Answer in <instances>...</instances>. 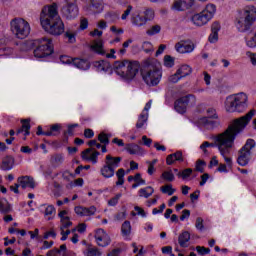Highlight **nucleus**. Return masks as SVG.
<instances>
[{
  "label": "nucleus",
  "instance_id": "43",
  "mask_svg": "<svg viewBox=\"0 0 256 256\" xmlns=\"http://www.w3.org/2000/svg\"><path fill=\"white\" fill-rule=\"evenodd\" d=\"M162 179L169 182L175 181V175H173V172L171 171H165L162 173Z\"/></svg>",
  "mask_w": 256,
  "mask_h": 256
},
{
  "label": "nucleus",
  "instance_id": "27",
  "mask_svg": "<svg viewBox=\"0 0 256 256\" xmlns=\"http://www.w3.org/2000/svg\"><path fill=\"white\" fill-rule=\"evenodd\" d=\"M139 197H144L145 199H149V197H151V195H153V193H155V189H153V187L148 186L145 188H141L139 191Z\"/></svg>",
  "mask_w": 256,
  "mask_h": 256
},
{
  "label": "nucleus",
  "instance_id": "2",
  "mask_svg": "<svg viewBox=\"0 0 256 256\" xmlns=\"http://www.w3.org/2000/svg\"><path fill=\"white\" fill-rule=\"evenodd\" d=\"M40 23L42 29L49 35H54V37H59L65 33V24L59 16L57 11V4L45 6L40 14Z\"/></svg>",
  "mask_w": 256,
  "mask_h": 256
},
{
  "label": "nucleus",
  "instance_id": "1",
  "mask_svg": "<svg viewBox=\"0 0 256 256\" xmlns=\"http://www.w3.org/2000/svg\"><path fill=\"white\" fill-rule=\"evenodd\" d=\"M253 115H255V110H250L246 115L232 120L227 129L215 137V143L205 141L201 144L200 149L218 147L221 155H227V153H229V149H231V147H233V143H235V138L239 133H243V131H245V127L249 125L251 119H253Z\"/></svg>",
  "mask_w": 256,
  "mask_h": 256
},
{
  "label": "nucleus",
  "instance_id": "17",
  "mask_svg": "<svg viewBox=\"0 0 256 256\" xmlns=\"http://www.w3.org/2000/svg\"><path fill=\"white\" fill-rule=\"evenodd\" d=\"M192 21L194 23V25H196L197 27H203V25H206V23H209L210 19L207 18L205 13H199V14H195L192 17Z\"/></svg>",
  "mask_w": 256,
  "mask_h": 256
},
{
  "label": "nucleus",
  "instance_id": "23",
  "mask_svg": "<svg viewBox=\"0 0 256 256\" xmlns=\"http://www.w3.org/2000/svg\"><path fill=\"white\" fill-rule=\"evenodd\" d=\"M191 239V234L189 233V231H184L182 232L179 237H178V243L180 245V247H187V243H189Z\"/></svg>",
  "mask_w": 256,
  "mask_h": 256
},
{
  "label": "nucleus",
  "instance_id": "12",
  "mask_svg": "<svg viewBox=\"0 0 256 256\" xmlns=\"http://www.w3.org/2000/svg\"><path fill=\"white\" fill-rule=\"evenodd\" d=\"M94 237L99 247H107V245L111 243V237H109V234L105 232L104 229H101V228L97 229L95 231Z\"/></svg>",
  "mask_w": 256,
  "mask_h": 256
},
{
  "label": "nucleus",
  "instance_id": "11",
  "mask_svg": "<svg viewBox=\"0 0 256 256\" xmlns=\"http://www.w3.org/2000/svg\"><path fill=\"white\" fill-rule=\"evenodd\" d=\"M63 17L69 21L76 19L79 15V7L77 4L64 5L61 9Z\"/></svg>",
  "mask_w": 256,
  "mask_h": 256
},
{
  "label": "nucleus",
  "instance_id": "10",
  "mask_svg": "<svg viewBox=\"0 0 256 256\" xmlns=\"http://www.w3.org/2000/svg\"><path fill=\"white\" fill-rule=\"evenodd\" d=\"M191 99L192 103H195V95L192 94L186 95L176 100L174 103V109L177 111V113H186L187 105H189V101H191Z\"/></svg>",
  "mask_w": 256,
  "mask_h": 256
},
{
  "label": "nucleus",
  "instance_id": "3",
  "mask_svg": "<svg viewBox=\"0 0 256 256\" xmlns=\"http://www.w3.org/2000/svg\"><path fill=\"white\" fill-rule=\"evenodd\" d=\"M141 77L148 87H157L163 77L161 62L155 58H147L140 66Z\"/></svg>",
  "mask_w": 256,
  "mask_h": 256
},
{
  "label": "nucleus",
  "instance_id": "48",
  "mask_svg": "<svg viewBox=\"0 0 256 256\" xmlns=\"http://www.w3.org/2000/svg\"><path fill=\"white\" fill-rule=\"evenodd\" d=\"M61 223H62L61 227H63V229H69V227L73 225V222L69 220L68 216H66L65 218H62Z\"/></svg>",
  "mask_w": 256,
  "mask_h": 256
},
{
  "label": "nucleus",
  "instance_id": "28",
  "mask_svg": "<svg viewBox=\"0 0 256 256\" xmlns=\"http://www.w3.org/2000/svg\"><path fill=\"white\" fill-rule=\"evenodd\" d=\"M125 150L130 153V155H137L141 151V147L135 143L126 144Z\"/></svg>",
  "mask_w": 256,
  "mask_h": 256
},
{
  "label": "nucleus",
  "instance_id": "61",
  "mask_svg": "<svg viewBox=\"0 0 256 256\" xmlns=\"http://www.w3.org/2000/svg\"><path fill=\"white\" fill-rule=\"evenodd\" d=\"M50 131L52 133H60L61 131V124H53L50 126Z\"/></svg>",
  "mask_w": 256,
  "mask_h": 256
},
{
  "label": "nucleus",
  "instance_id": "14",
  "mask_svg": "<svg viewBox=\"0 0 256 256\" xmlns=\"http://www.w3.org/2000/svg\"><path fill=\"white\" fill-rule=\"evenodd\" d=\"M18 184L22 189H27V187H30V189H35V179L31 176H21L18 178Z\"/></svg>",
  "mask_w": 256,
  "mask_h": 256
},
{
  "label": "nucleus",
  "instance_id": "57",
  "mask_svg": "<svg viewBox=\"0 0 256 256\" xmlns=\"http://www.w3.org/2000/svg\"><path fill=\"white\" fill-rule=\"evenodd\" d=\"M191 217V211L188 209H185L182 211V215L180 216V221H185V219H189Z\"/></svg>",
  "mask_w": 256,
  "mask_h": 256
},
{
  "label": "nucleus",
  "instance_id": "21",
  "mask_svg": "<svg viewBox=\"0 0 256 256\" xmlns=\"http://www.w3.org/2000/svg\"><path fill=\"white\" fill-rule=\"evenodd\" d=\"M93 67H95L97 71L107 72L109 69H111V63H109L107 60L95 61L93 62Z\"/></svg>",
  "mask_w": 256,
  "mask_h": 256
},
{
  "label": "nucleus",
  "instance_id": "30",
  "mask_svg": "<svg viewBox=\"0 0 256 256\" xmlns=\"http://www.w3.org/2000/svg\"><path fill=\"white\" fill-rule=\"evenodd\" d=\"M216 7L214 4H208L206 5L205 10L202 11V13L206 14L207 18L210 20L213 19V15H215Z\"/></svg>",
  "mask_w": 256,
  "mask_h": 256
},
{
  "label": "nucleus",
  "instance_id": "42",
  "mask_svg": "<svg viewBox=\"0 0 256 256\" xmlns=\"http://www.w3.org/2000/svg\"><path fill=\"white\" fill-rule=\"evenodd\" d=\"M183 5H185V2H182L181 0H175L172 4V9L174 11H183Z\"/></svg>",
  "mask_w": 256,
  "mask_h": 256
},
{
  "label": "nucleus",
  "instance_id": "52",
  "mask_svg": "<svg viewBox=\"0 0 256 256\" xmlns=\"http://www.w3.org/2000/svg\"><path fill=\"white\" fill-rule=\"evenodd\" d=\"M195 227L196 229H198L199 231H203L204 229V225H203V218L198 217L196 218V223H195Z\"/></svg>",
  "mask_w": 256,
  "mask_h": 256
},
{
  "label": "nucleus",
  "instance_id": "25",
  "mask_svg": "<svg viewBox=\"0 0 256 256\" xmlns=\"http://www.w3.org/2000/svg\"><path fill=\"white\" fill-rule=\"evenodd\" d=\"M100 173L105 179H111V177L115 176V170L106 164L100 169Z\"/></svg>",
  "mask_w": 256,
  "mask_h": 256
},
{
  "label": "nucleus",
  "instance_id": "24",
  "mask_svg": "<svg viewBox=\"0 0 256 256\" xmlns=\"http://www.w3.org/2000/svg\"><path fill=\"white\" fill-rule=\"evenodd\" d=\"M90 10L94 13L103 11V0H90Z\"/></svg>",
  "mask_w": 256,
  "mask_h": 256
},
{
  "label": "nucleus",
  "instance_id": "31",
  "mask_svg": "<svg viewBox=\"0 0 256 256\" xmlns=\"http://www.w3.org/2000/svg\"><path fill=\"white\" fill-rule=\"evenodd\" d=\"M191 67L189 65H182L178 70H177V75H180V77H187V75H191Z\"/></svg>",
  "mask_w": 256,
  "mask_h": 256
},
{
  "label": "nucleus",
  "instance_id": "44",
  "mask_svg": "<svg viewBox=\"0 0 256 256\" xmlns=\"http://www.w3.org/2000/svg\"><path fill=\"white\" fill-rule=\"evenodd\" d=\"M155 17V12L151 9H146L144 12V19H146V21H153Z\"/></svg>",
  "mask_w": 256,
  "mask_h": 256
},
{
  "label": "nucleus",
  "instance_id": "41",
  "mask_svg": "<svg viewBox=\"0 0 256 256\" xmlns=\"http://www.w3.org/2000/svg\"><path fill=\"white\" fill-rule=\"evenodd\" d=\"M193 174V169L191 168H186L182 172H178V176L182 177V179H187L188 177H191Z\"/></svg>",
  "mask_w": 256,
  "mask_h": 256
},
{
  "label": "nucleus",
  "instance_id": "39",
  "mask_svg": "<svg viewBox=\"0 0 256 256\" xmlns=\"http://www.w3.org/2000/svg\"><path fill=\"white\" fill-rule=\"evenodd\" d=\"M164 65L169 68L173 67V65H175V58L171 55L164 56Z\"/></svg>",
  "mask_w": 256,
  "mask_h": 256
},
{
  "label": "nucleus",
  "instance_id": "18",
  "mask_svg": "<svg viewBox=\"0 0 256 256\" xmlns=\"http://www.w3.org/2000/svg\"><path fill=\"white\" fill-rule=\"evenodd\" d=\"M14 165H15V158L13 156L8 155L4 157V159L2 160L0 169H2V171H11Z\"/></svg>",
  "mask_w": 256,
  "mask_h": 256
},
{
  "label": "nucleus",
  "instance_id": "9",
  "mask_svg": "<svg viewBox=\"0 0 256 256\" xmlns=\"http://www.w3.org/2000/svg\"><path fill=\"white\" fill-rule=\"evenodd\" d=\"M255 140L248 139L245 145L238 152L237 163L241 165V167H245L249 165V161H251V149H255Z\"/></svg>",
  "mask_w": 256,
  "mask_h": 256
},
{
  "label": "nucleus",
  "instance_id": "20",
  "mask_svg": "<svg viewBox=\"0 0 256 256\" xmlns=\"http://www.w3.org/2000/svg\"><path fill=\"white\" fill-rule=\"evenodd\" d=\"M175 161H179L180 163H183V152L182 151H176L173 154H170L166 158V163L167 165H173Z\"/></svg>",
  "mask_w": 256,
  "mask_h": 256
},
{
  "label": "nucleus",
  "instance_id": "53",
  "mask_svg": "<svg viewBox=\"0 0 256 256\" xmlns=\"http://www.w3.org/2000/svg\"><path fill=\"white\" fill-rule=\"evenodd\" d=\"M99 151H94L86 161H92V163H97V158L99 157Z\"/></svg>",
  "mask_w": 256,
  "mask_h": 256
},
{
  "label": "nucleus",
  "instance_id": "45",
  "mask_svg": "<svg viewBox=\"0 0 256 256\" xmlns=\"http://www.w3.org/2000/svg\"><path fill=\"white\" fill-rule=\"evenodd\" d=\"M196 251L199 255H209L211 253V249L205 248V246H196Z\"/></svg>",
  "mask_w": 256,
  "mask_h": 256
},
{
  "label": "nucleus",
  "instance_id": "6",
  "mask_svg": "<svg viewBox=\"0 0 256 256\" xmlns=\"http://www.w3.org/2000/svg\"><path fill=\"white\" fill-rule=\"evenodd\" d=\"M247 94L240 92L238 94L227 97L225 102L226 111L228 113H241L244 109H247Z\"/></svg>",
  "mask_w": 256,
  "mask_h": 256
},
{
  "label": "nucleus",
  "instance_id": "51",
  "mask_svg": "<svg viewBox=\"0 0 256 256\" xmlns=\"http://www.w3.org/2000/svg\"><path fill=\"white\" fill-rule=\"evenodd\" d=\"M131 11H133V6L128 5L127 9L124 11V13L121 16V19L125 21V19H127L129 15H131Z\"/></svg>",
  "mask_w": 256,
  "mask_h": 256
},
{
  "label": "nucleus",
  "instance_id": "8",
  "mask_svg": "<svg viewBox=\"0 0 256 256\" xmlns=\"http://www.w3.org/2000/svg\"><path fill=\"white\" fill-rule=\"evenodd\" d=\"M10 29L17 39H26L31 33L29 22L23 18H14L10 22Z\"/></svg>",
  "mask_w": 256,
  "mask_h": 256
},
{
  "label": "nucleus",
  "instance_id": "64",
  "mask_svg": "<svg viewBox=\"0 0 256 256\" xmlns=\"http://www.w3.org/2000/svg\"><path fill=\"white\" fill-rule=\"evenodd\" d=\"M59 253H61V250L54 248V249L48 251L46 255L47 256H58Z\"/></svg>",
  "mask_w": 256,
  "mask_h": 256
},
{
  "label": "nucleus",
  "instance_id": "47",
  "mask_svg": "<svg viewBox=\"0 0 256 256\" xmlns=\"http://www.w3.org/2000/svg\"><path fill=\"white\" fill-rule=\"evenodd\" d=\"M119 199H121V193H118L115 195V197L111 198L108 201V205H110V207H115V205H117V203H119Z\"/></svg>",
  "mask_w": 256,
  "mask_h": 256
},
{
  "label": "nucleus",
  "instance_id": "15",
  "mask_svg": "<svg viewBox=\"0 0 256 256\" xmlns=\"http://www.w3.org/2000/svg\"><path fill=\"white\" fill-rule=\"evenodd\" d=\"M221 30V24L219 22H214L211 26V34L208 38L210 43H217L219 41V31Z\"/></svg>",
  "mask_w": 256,
  "mask_h": 256
},
{
  "label": "nucleus",
  "instance_id": "32",
  "mask_svg": "<svg viewBox=\"0 0 256 256\" xmlns=\"http://www.w3.org/2000/svg\"><path fill=\"white\" fill-rule=\"evenodd\" d=\"M201 123L208 127V129H213L219 125L218 121L211 120V118L207 117L202 118Z\"/></svg>",
  "mask_w": 256,
  "mask_h": 256
},
{
  "label": "nucleus",
  "instance_id": "55",
  "mask_svg": "<svg viewBox=\"0 0 256 256\" xmlns=\"http://www.w3.org/2000/svg\"><path fill=\"white\" fill-rule=\"evenodd\" d=\"M61 229V241H67V237H69V235H71V230H66L63 229V227H60Z\"/></svg>",
  "mask_w": 256,
  "mask_h": 256
},
{
  "label": "nucleus",
  "instance_id": "62",
  "mask_svg": "<svg viewBox=\"0 0 256 256\" xmlns=\"http://www.w3.org/2000/svg\"><path fill=\"white\" fill-rule=\"evenodd\" d=\"M65 37L68 39L69 43H75V34L71 32H66Z\"/></svg>",
  "mask_w": 256,
  "mask_h": 256
},
{
  "label": "nucleus",
  "instance_id": "33",
  "mask_svg": "<svg viewBox=\"0 0 256 256\" xmlns=\"http://www.w3.org/2000/svg\"><path fill=\"white\" fill-rule=\"evenodd\" d=\"M50 163L53 165V167H59V165L63 163V155L54 154L50 159Z\"/></svg>",
  "mask_w": 256,
  "mask_h": 256
},
{
  "label": "nucleus",
  "instance_id": "40",
  "mask_svg": "<svg viewBox=\"0 0 256 256\" xmlns=\"http://www.w3.org/2000/svg\"><path fill=\"white\" fill-rule=\"evenodd\" d=\"M22 123V127L21 129H23V131H25V136L29 135L31 132V124L29 123V120H21Z\"/></svg>",
  "mask_w": 256,
  "mask_h": 256
},
{
  "label": "nucleus",
  "instance_id": "46",
  "mask_svg": "<svg viewBox=\"0 0 256 256\" xmlns=\"http://www.w3.org/2000/svg\"><path fill=\"white\" fill-rule=\"evenodd\" d=\"M97 208L95 206H91L89 208L84 207V217H90V215H95Z\"/></svg>",
  "mask_w": 256,
  "mask_h": 256
},
{
  "label": "nucleus",
  "instance_id": "16",
  "mask_svg": "<svg viewBox=\"0 0 256 256\" xmlns=\"http://www.w3.org/2000/svg\"><path fill=\"white\" fill-rule=\"evenodd\" d=\"M121 161H123V158L113 157L108 154L105 159V165L115 171V169H117V167H119V164L121 163Z\"/></svg>",
  "mask_w": 256,
  "mask_h": 256
},
{
  "label": "nucleus",
  "instance_id": "26",
  "mask_svg": "<svg viewBox=\"0 0 256 256\" xmlns=\"http://www.w3.org/2000/svg\"><path fill=\"white\" fill-rule=\"evenodd\" d=\"M131 21L133 25H136L137 27H142V25H145L147 23V19H145V16H141L139 14H132Z\"/></svg>",
  "mask_w": 256,
  "mask_h": 256
},
{
  "label": "nucleus",
  "instance_id": "38",
  "mask_svg": "<svg viewBox=\"0 0 256 256\" xmlns=\"http://www.w3.org/2000/svg\"><path fill=\"white\" fill-rule=\"evenodd\" d=\"M98 141H100V143H102V145H109V134H107L105 132H101L98 135Z\"/></svg>",
  "mask_w": 256,
  "mask_h": 256
},
{
  "label": "nucleus",
  "instance_id": "19",
  "mask_svg": "<svg viewBox=\"0 0 256 256\" xmlns=\"http://www.w3.org/2000/svg\"><path fill=\"white\" fill-rule=\"evenodd\" d=\"M72 63L74 67H77V69H82L83 71H87L88 69H91V63L85 59L74 58L72 60Z\"/></svg>",
  "mask_w": 256,
  "mask_h": 256
},
{
  "label": "nucleus",
  "instance_id": "50",
  "mask_svg": "<svg viewBox=\"0 0 256 256\" xmlns=\"http://www.w3.org/2000/svg\"><path fill=\"white\" fill-rule=\"evenodd\" d=\"M75 127H79V124L68 125V130L64 131V137H67V135L73 136V129H75Z\"/></svg>",
  "mask_w": 256,
  "mask_h": 256
},
{
  "label": "nucleus",
  "instance_id": "4",
  "mask_svg": "<svg viewBox=\"0 0 256 256\" xmlns=\"http://www.w3.org/2000/svg\"><path fill=\"white\" fill-rule=\"evenodd\" d=\"M32 47H36L34 49V57L37 59H43L49 57V55H53V41L46 37L34 41H26L21 44L22 51H29Z\"/></svg>",
  "mask_w": 256,
  "mask_h": 256
},
{
  "label": "nucleus",
  "instance_id": "5",
  "mask_svg": "<svg viewBox=\"0 0 256 256\" xmlns=\"http://www.w3.org/2000/svg\"><path fill=\"white\" fill-rule=\"evenodd\" d=\"M139 69V61L123 60L115 61L113 64V71L123 79H135L137 73H139Z\"/></svg>",
  "mask_w": 256,
  "mask_h": 256
},
{
  "label": "nucleus",
  "instance_id": "13",
  "mask_svg": "<svg viewBox=\"0 0 256 256\" xmlns=\"http://www.w3.org/2000/svg\"><path fill=\"white\" fill-rule=\"evenodd\" d=\"M178 53H191L195 49V44L191 41L182 40L175 45Z\"/></svg>",
  "mask_w": 256,
  "mask_h": 256
},
{
  "label": "nucleus",
  "instance_id": "63",
  "mask_svg": "<svg viewBox=\"0 0 256 256\" xmlns=\"http://www.w3.org/2000/svg\"><path fill=\"white\" fill-rule=\"evenodd\" d=\"M246 45L248 47H251V48L256 47V37H255V34H254V36L252 38H250V40H248L246 42Z\"/></svg>",
  "mask_w": 256,
  "mask_h": 256
},
{
  "label": "nucleus",
  "instance_id": "36",
  "mask_svg": "<svg viewBox=\"0 0 256 256\" xmlns=\"http://www.w3.org/2000/svg\"><path fill=\"white\" fill-rule=\"evenodd\" d=\"M205 165L207 163L204 160H197L195 165V171L198 173H205Z\"/></svg>",
  "mask_w": 256,
  "mask_h": 256
},
{
  "label": "nucleus",
  "instance_id": "37",
  "mask_svg": "<svg viewBox=\"0 0 256 256\" xmlns=\"http://www.w3.org/2000/svg\"><path fill=\"white\" fill-rule=\"evenodd\" d=\"M160 191L167 195H173L175 193V189H173V185L167 184L165 186L160 187Z\"/></svg>",
  "mask_w": 256,
  "mask_h": 256
},
{
  "label": "nucleus",
  "instance_id": "58",
  "mask_svg": "<svg viewBox=\"0 0 256 256\" xmlns=\"http://www.w3.org/2000/svg\"><path fill=\"white\" fill-rule=\"evenodd\" d=\"M87 27H89V21L87 20V18H82L80 21V29L82 31H85V29H87Z\"/></svg>",
  "mask_w": 256,
  "mask_h": 256
},
{
  "label": "nucleus",
  "instance_id": "29",
  "mask_svg": "<svg viewBox=\"0 0 256 256\" xmlns=\"http://www.w3.org/2000/svg\"><path fill=\"white\" fill-rule=\"evenodd\" d=\"M3 200H0V213L3 215H7V213H11V204L7 201V199L4 198Z\"/></svg>",
  "mask_w": 256,
  "mask_h": 256
},
{
  "label": "nucleus",
  "instance_id": "56",
  "mask_svg": "<svg viewBox=\"0 0 256 256\" xmlns=\"http://www.w3.org/2000/svg\"><path fill=\"white\" fill-rule=\"evenodd\" d=\"M207 114H208V119H217L218 116H217V112L215 109L213 108H209L207 110Z\"/></svg>",
  "mask_w": 256,
  "mask_h": 256
},
{
  "label": "nucleus",
  "instance_id": "49",
  "mask_svg": "<svg viewBox=\"0 0 256 256\" xmlns=\"http://www.w3.org/2000/svg\"><path fill=\"white\" fill-rule=\"evenodd\" d=\"M87 256H101V252L97 248H88Z\"/></svg>",
  "mask_w": 256,
  "mask_h": 256
},
{
  "label": "nucleus",
  "instance_id": "35",
  "mask_svg": "<svg viewBox=\"0 0 256 256\" xmlns=\"http://www.w3.org/2000/svg\"><path fill=\"white\" fill-rule=\"evenodd\" d=\"M146 33L147 35H150V37H152L153 35H157L158 33H161V26L159 24H156L150 27V29H148Z\"/></svg>",
  "mask_w": 256,
  "mask_h": 256
},
{
  "label": "nucleus",
  "instance_id": "34",
  "mask_svg": "<svg viewBox=\"0 0 256 256\" xmlns=\"http://www.w3.org/2000/svg\"><path fill=\"white\" fill-rule=\"evenodd\" d=\"M121 232L123 235H125L126 237L128 235H131V222L129 221H125L123 224H122V228H121Z\"/></svg>",
  "mask_w": 256,
  "mask_h": 256
},
{
  "label": "nucleus",
  "instance_id": "54",
  "mask_svg": "<svg viewBox=\"0 0 256 256\" xmlns=\"http://www.w3.org/2000/svg\"><path fill=\"white\" fill-rule=\"evenodd\" d=\"M94 136H95V132H93L92 129L86 128L84 130V137H86V139H93Z\"/></svg>",
  "mask_w": 256,
  "mask_h": 256
},
{
  "label": "nucleus",
  "instance_id": "60",
  "mask_svg": "<svg viewBox=\"0 0 256 256\" xmlns=\"http://www.w3.org/2000/svg\"><path fill=\"white\" fill-rule=\"evenodd\" d=\"M181 79L180 74H177V72L174 75H171L168 80L170 83H177Z\"/></svg>",
  "mask_w": 256,
  "mask_h": 256
},
{
  "label": "nucleus",
  "instance_id": "59",
  "mask_svg": "<svg viewBox=\"0 0 256 256\" xmlns=\"http://www.w3.org/2000/svg\"><path fill=\"white\" fill-rule=\"evenodd\" d=\"M135 183H139L140 185H145V180L141 178V173H136L134 176Z\"/></svg>",
  "mask_w": 256,
  "mask_h": 256
},
{
  "label": "nucleus",
  "instance_id": "7",
  "mask_svg": "<svg viewBox=\"0 0 256 256\" xmlns=\"http://www.w3.org/2000/svg\"><path fill=\"white\" fill-rule=\"evenodd\" d=\"M243 17L237 21L236 27L241 33L249 31L256 20V8L255 6H246L244 11H241Z\"/></svg>",
  "mask_w": 256,
  "mask_h": 256
},
{
  "label": "nucleus",
  "instance_id": "22",
  "mask_svg": "<svg viewBox=\"0 0 256 256\" xmlns=\"http://www.w3.org/2000/svg\"><path fill=\"white\" fill-rule=\"evenodd\" d=\"M90 49L98 55H105V50H103V40H94Z\"/></svg>",
  "mask_w": 256,
  "mask_h": 256
}]
</instances>
